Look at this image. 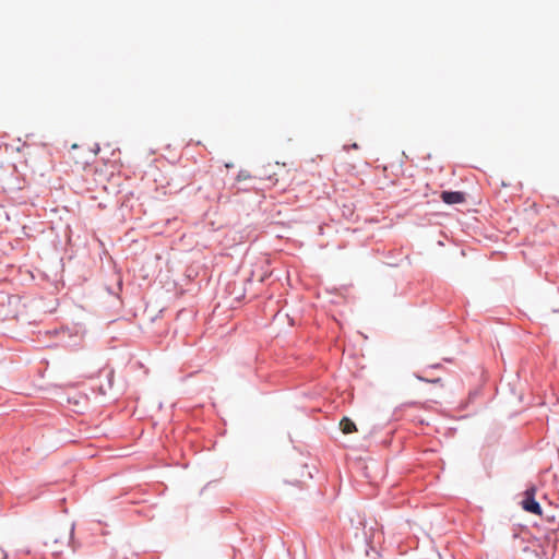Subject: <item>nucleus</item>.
<instances>
[{
	"label": "nucleus",
	"instance_id": "4",
	"mask_svg": "<svg viewBox=\"0 0 559 559\" xmlns=\"http://www.w3.org/2000/svg\"><path fill=\"white\" fill-rule=\"evenodd\" d=\"M414 377L418 380V381H421V382H426V383H433V384H437V383H440L442 380L441 378H435V379H429V378H426L424 376H421L420 373L418 372H415L414 373Z\"/></svg>",
	"mask_w": 559,
	"mask_h": 559
},
{
	"label": "nucleus",
	"instance_id": "12",
	"mask_svg": "<svg viewBox=\"0 0 559 559\" xmlns=\"http://www.w3.org/2000/svg\"><path fill=\"white\" fill-rule=\"evenodd\" d=\"M94 151L97 153L99 151V145L95 144Z\"/></svg>",
	"mask_w": 559,
	"mask_h": 559
},
{
	"label": "nucleus",
	"instance_id": "2",
	"mask_svg": "<svg viewBox=\"0 0 559 559\" xmlns=\"http://www.w3.org/2000/svg\"><path fill=\"white\" fill-rule=\"evenodd\" d=\"M440 199L448 205L461 204L466 200V193L463 191L443 190Z\"/></svg>",
	"mask_w": 559,
	"mask_h": 559
},
{
	"label": "nucleus",
	"instance_id": "10",
	"mask_svg": "<svg viewBox=\"0 0 559 559\" xmlns=\"http://www.w3.org/2000/svg\"><path fill=\"white\" fill-rule=\"evenodd\" d=\"M440 367H441V364H433V365L427 366V369H438Z\"/></svg>",
	"mask_w": 559,
	"mask_h": 559
},
{
	"label": "nucleus",
	"instance_id": "6",
	"mask_svg": "<svg viewBox=\"0 0 559 559\" xmlns=\"http://www.w3.org/2000/svg\"><path fill=\"white\" fill-rule=\"evenodd\" d=\"M543 552L546 559H551L555 556V546H552L551 551H549L548 549H544Z\"/></svg>",
	"mask_w": 559,
	"mask_h": 559
},
{
	"label": "nucleus",
	"instance_id": "9",
	"mask_svg": "<svg viewBox=\"0 0 559 559\" xmlns=\"http://www.w3.org/2000/svg\"><path fill=\"white\" fill-rule=\"evenodd\" d=\"M74 536V524H72L69 536V545L72 543Z\"/></svg>",
	"mask_w": 559,
	"mask_h": 559
},
{
	"label": "nucleus",
	"instance_id": "3",
	"mask_svg": "<svg viewBox=\"0 0 559 559\" xmlns=\"http://www.w3.org/2000/svg\"><path fill=\"white\" fill-rule=\"evenodd\" d=\"M340 427L344 433H352L356 431V424L348 417H343Z\"/></svg>",
	"mask_w": 559,
	"mask_h": 559
},
{
	"label": "nucleus",
	"instance_id": "7",
	"mask_svg": "<svg viewBox=\"0 0 559 559\" xmlns=\"http://www.w3.org/2000/svg\"><path fill=\"white\" fill-rule=\"evenodd\" d=\"M358 147H359V145H358L356 142L352 143L350 145H344V146H343V148H344L345 151H348L349 148L357 150Z\"/></svg>",
	"mask_w": 559,
	"mask_h": 559
},
{
	"label": "nucleus",
	"instance_id": "13",
	"mask_svg": "<svg viewBox=\"0 0 559 559\" xmlns=\"http://www.w3.org/2000/svg\"><path fill=\"white\" fill-rule=\"evenodd\" d=\"M59 543V539L58 538H55L53 539V544H58Z\"/></svg>",
	"mask_w": 559,
	"mask_h": 559
},
{
	"label": "nucleus",
	"instance_id": "14",
	"mask_svg": "<svg viewBox=\"0 0 559 559\" xmlns=\"http://www.w3.org/2000/svg\"><path fill=\"white\" fill-rule=\"evenodd\" d=\"M226 167L230 168V167H233V164H226Z\"/></svg>",
	"mask_w": 559,
	"mask_h": 559
},
{
	"label": "nucleus",
	"instance_id": "11",
	"mask_svg": "<svg viewBox=\"0 0 559 559\" xmlns=\"http://www.w3.org/2000/svg\"><path fill=\"white\" fill-rule=\"evenodd\" d=\"M7 552L0 547V559H7Z\"/></svg>",
	"mask_w": 559,
	"mask_h": 559
},
{
	"label": "nucleus",
	"instance_id": "5",
	"mask_svg": "<svg viewBox=\"0 0 559 559\" xmlns=\"http://www.w3.org/2000/svg\"><path fill=\"white\" fill-rule=\"evenodd\" d=\"M251 178H252V176H251V174L248 170L241 169V170H239L236 180L237 181H242V180H248V179H251Z\"/></svg>",
	"mask_w": 559,
	"mask_h": 559
},
{
	"label": "nucleus",
	"instance_id": "8",
	"mask_svg": "<svg viewBox=\"0 0 559 559\" xmlns=\"http://www.w3.org/2000/svg\"><path fill=\"white\" fill-rule=\"evenodd\" d=\"M107 380H108V385H109V388H111V385H112V380H114V371L108 372V374H107Z\"/></svg>",
	"mask_w": 559,
	"mask_h": 559
},
{
	"label": "nucleus",
	"instance_id": "1",
	"mask_svg": "<svg viewBox=\"0 0 559 559\" xmlns=\"http://www.w3.org/2000/svg\"><path fill=\"white\" fill-rule=\"evenodd\" d=\"M536 490L537 489H536L535 485H530L524 490V493H523L524 497L521 501V506H522V509L528 513L542 514V512H543L542 506L535 498Z\"/></svg>",
	"mask_w": 559,
	"mask_h": 559
}]
</instances>
